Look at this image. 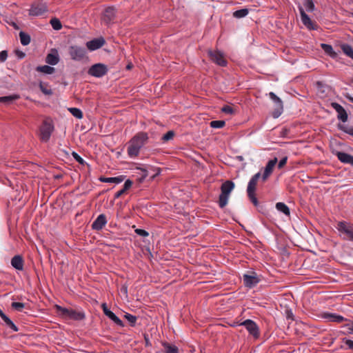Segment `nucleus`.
Masks as SVG:
<instances>
[{
  "label": "nucleus",
  "instance_id": "1",
  "mask_svg": "<svg viewBox=\"0 0 353 353\" xmlns=\"http://www.w3.org/2000/svg\"><path fill=\"white\" fill-rule=\"evenodd\" d=\"M148 139L149 137L146 132H140L136 134L128 143L127 152L128 156L132 159L136 158L139 155L141 149L147 143Z\"/></svg>",
  "mask_w": 353,
  "mask_h": 353
},
{
  "label": "nucleus",
  "instance_id": "2",
  "mask_svg": "<svg viewBox=\"0 0 353 353\" xmlns=\"http://www.w3.org/2000/svg\"><path fill=\"white\" fill-rule=\"evenodd\" d=\"M234 183L232 181H225L221 186V193L219 197V205L223 208L228 202L230 194L234 188Z\"/></svg>",
  "mask_w": 353,
  "mask_h": 353
},
{
  "label": "nucleus",
  "instance_id": "3",
  "mask_svg": "<svg viewBox=\"0 0 353 353\" xmlns=\"http://www.w3.org/2000/svg\"><path fill=\"white\" fill-rule=\"evenodd\" d=\"M56 309L59 315L63 318L74 321H81L85 319V314L81 311L68 309L58 305H56Z\"/></svg>",
  "mask_w": 353,
  "mask_h": 353
},
{
  "label": "nucleus",
  "instance_id": "4",
  "mask_svg": "<svg viewBox=\"0 0 353 353\" xmlns=\"http://www.w3.org/2000/svg\"><path fill=\"white\" fill-rule=\"evenodd\" d=\"M261 177V173L257 172L254 175L252 176L250 180L248 182L247 187V194L248 196L251 201V202L254 204V206H257L259 205L258 200L255 195V191L256 188V185L259 179Z\"/></svg>",
  "mask_w": 353,
  "mask_h": 353
},
{
  "label": "nucleus",
  "instance_id": "5",
  "mask_svg": "<svg viewBox=\"0 0 353 353\" xmlns=\"http://www.w3.org/2000/svg\"><path fill=\"white\" fill-rule=\"evenodd\" d=\"M70 58L74 61L83 62L88 59L86 49L79 46H71L68 48Z\"/></svg>",
  "mask_w": 353,
  "mask_h": 353
},
{
  "label": "nucleus",
  "instance_id": "6",
  "mask_svg": "<svg viewBox=\"0 0 353 353\" xmlns=\"http://www.w3.org/2000/svg\"><path fill=\"white\" fill-rule=\"evenodd\" d=\"M336 228L344 239L353 241V227L351 224L345 221H340Z\"/></svg>",
  "mask_w": 353,
  "mask_h": 353
},
{
  "label": "nucleus",
  "instance_id": "7",
  "mask_svg": "<svg viewBox=\"0 0 353 353\" xmlns=\"http://www.w3.org/2000/svg\"><path fill=\"white\" fill-rule=\"evenodd\" d=\"M54 130V125L49 121H44L40 128V139L43 142H48Z\"/></svg>",
  "mask_w": 353,
  "mask_h": 353
},
{
  "label": "nucleus",
  "instance_id": "8",
  "mask_svg": "<svg viewBox=\"0 0 353 353\" xmlns=\"http://www.w3.org/2000/svg\"><path fill=\"white\" fill-rule=\"evenodd\" d=\"M240 325L244 326L249 334L254 339H258L260 336L259 327L257 324L251 319H246L240 323Z\"/></svg>",
  "mask_w": 353,
  "mask_h": 353
},
{
  "label": "nucleus",
  "instance_id": "9",
  "mask_svg": "<svg viewBox=\"0 0 353 353\" xmlns=\"http://www.w3.org/2000/svg\"><path fill=\"white\" fill-rule=\"evenodd\" d=\"M270 99L274 103V110L272 112V117L276 119L281 116L283 110V105L281 99L278 97L274 92H270L268 94Z\"/></svg>",
  "mask_w": 353,
  "mask_h": 353
},
{
  "label": "nucleus",
  "instance_id": "10",
  "mask_svg": "<svg viewBox=\"0 0 353 353\" xmlns=\"http://www.w3.org/2000/svg\"><path fill=\"white\" fill-rule=\"evenodd\" d=\"M117 14V10L114 6L106 8L101 16V21L107 26H110L114 23V18Z\"/></svg>",
  "mask_w": 353,
  "mask_h": 353
},
{
  "label": "nucleus",
  "instance_id": "11",
  "mask_svg": "<svg viewBox=\"0 0 353 353\" xmlns=\"http://www.w3.org/2000/svg\"><path fill=\"white\" fill-rule=\"evenodd\" d=\"M108 72L107 66L103 63L92 65L88 70V74L92 77L100 78Z\"/></svg>",
  "mask_w": 353,
  "mask_h": 353
},
{
  "label": "nucleus",
  "instance_id": "12",
  "mask_svg": "<svg viewBox=\"0 0 353 353\" xmlns=\"http://www.w3.org/2000/svg\"><path fill=\"white\" fill-rule=\"evenodd\" d=\"M243 280L244 285L249 288L254 287L260 281V279L255 272H251L249 274H243Z\"/></svg>",
  "mask_w": 353,
  "mask_h": 353
},
{
  "label": "nucleus",
  "instance_id": "13",
  "mask_svg": "<svg viewBox=\"0 0 353 353\" xmlns=\"http://www.w3.org/2000/svg\"><path fill=\"white\" fill-rule=\"evenodd\" d=\"M208 55L210 59L216 64L224 67L227 65V61L225 59L223 54L219 50H209Z\"/></svg>",
  "mask_w": 353,
  "mask_h": 353
},
{
  "label": "nucleus",
  "instance_id": "14",
  "mask_svg": "<svg viewBox=\"0 0 353 353\" xmlns=\"http://www.w3.org/2000/svg\"><path fill=\"white\" fill-rule=\"evenodd\" d=\"M299 10L301 14V21L303 25L309 30H316L317 26L312 23L310 18L305 13L303 8L301 5L299 6Z\"/></svg>",
  "mask_w": 353,
  "mask_h": 353
},
{
  "label": "nucleus",
  "instance_id": "15",
  "mask_svg": "<svg viewBox=\"0 0 353 353\" xmlns=\"http://www.w3.org/2000/svg\"><path fill=\"white\" fill-rule=\"evenodd\" d=\"M47 11V6L45 3H34L29 10V14L33 17H39L42 15Z\"/></svg>",
  "mask_w": 353,
  "mask_h": 353
},
{
  "label": "nucleus",
  "instance_id": "16",
  "mask_svg": "<svg viewBox=\"0 0 353 353\" xmlns=\"http://www.w3.org/2000/svg\"><path fill=\"white\" fill-rule=\"evenodd\" d=\"M101 307L105 315L111 319L115 324L120 327L124 326L123 321L114 313H113L108 308L106 303H102Z\"/></svg>",
  "mask_w": 353,
  "mask_h": 353
},
{
  "label": "nucleus",
  "instance_id": "17",
  "mask_svg": "<svg viewBox=\"0 0 353 353\" xmlns=\"http://www.w3.org/2000/svg\"><path fill=\"white\" fill-rule=\"evenodd\" d=\"M331 106L338 113L337 118L343 122H346L348 119V115L346 110L339 103L333 102Z\"/></svg>",
  "mask_w": 353,
  "mask_h": 353
},
{
  "label": "nucleus",
  "instance_id": "18",
  "mask_svg": "<svg viewBox=\"0 0 353 353\" xmlns=\"http://www.w3.org/2000/svg\"><path fill=\"white\" fill-rule=\"evenodd\" d=\"M105 39L103 37H99L89 41L86 43V47L90 51L99 49L105 43Z\"/></svg>",
  "mask_w": 353,
  "mask_h": 353
},
{
  "label": "nucleus",
  "instance_id": "19",
  "mask_svg": "<svg viewBox=\"0 0 353 353\" xmlns=\"http://www.w3.org/2000/svg\"><path fill=\"white\" fill-rule=\"evenodd\" d=\"M277 163V158H274L273 159L270 160L264 170V172L262 176V180L263 181H265L267 180V179L269 177L270 174L272 173L273 168L276 165Z\"/></svg>",
  "mask_w": 353,
  "mask_h": 353
},
{
  "label": "nucleus",
  "instance_id": "20",
  "mask_svg": "<svg viewBox=\"0 0 353 353\" xmlns=\"http://www.w3.org/2000/svg\"><path fill=\"white\" fill-rule=\"evenodd\" d=\"M107 223L106 217L103 214H99L92 224L94 230H101Z\"/></svg>",
  "mask_w": 353,
  "mask_h": 353
},
{
  "label": "nucleus",
  "instance_id": "21",
  "mask_svg": "<svg viewBox=\"0 0 353 353\" xmlns=\"http://www.w3.org/2000/svg\"><path fill=\"white\" fill-rule=\"evenodd\" d=\"M336 156L338 159L343 163L353 166V156L343 152H337Z\"/></svg>",
  "mask_w": 353,
  "mask_h": 353
},
{
  "label": "nucleus",
  "instance_id": "22",
  "mask_svg": "<svg viewBox=\"0 0 353 353\" xmlns=\"http://www.w3.org/2000/svg\"><path fill=\"white\" fill-rule=\"evenodd\" d=\"M322 317L327 321L341 323L343 321H347L343 316L334 313L325 312L322 314Z\"/></svg>",
  "mask_w": 353,
  "mask_h": 353
},
{
  "label": "nucleus",
  "instance_id": "23",
  "mask_svg": "<svg viewBox=\"0 0 353 353\" xmlns=\"http://www.w3.org/2000/svg\"><path fill=\"white\" fill-rule=\"evenodd\" d=\"M46 61L51 65H57L59 61V57L57 51L54 50L51 53L48 54L46 57Z\"/></svg>",
  "mask_w": 353,
  "mask_h": 353
},
{
  "label": "nucleus",
  "instance_id": "24",
  "mask_svg": "<svg viewBox=\"0 0 353 353\" xmlns=\"http://www.w3.org/2000/svg\"><path fill=\"white\" fill-rule=\"evenodd\" d=\"M12 266L17 270H22L23 268V261L20 255H15L11 259Z\"/></svg>",
  "mask_w": 353,
  "mask_h": 353
},
{
  "label": "nucleus",
  "instance_id": "25",
  "mask_svg": "<svg viewBox=\"0 0 353 353\" xmlns=\"http://www.w3.org/2000/svg\"><path fill=\"white\" fill-rule=\"evenodd\" d=\"M321 48L330 57L334 59L337 57V53L334 50L332 46L327 43H321Z\"/></svg>",
  "mask_w": 353,
  "mask_h": 353
},
{
  "label": "nucleus",
  "instance_id": "26",
  "mask_svg": "<svg viewBox=\"0 0 353 353\" xmlns=\"http://www.w3.org/2000/svg\"><path fill=\"white\" fill-rule=\"evenodd\" d=\"M124 180V176L121 175L115 177H101L100 181L103 183H114L119 184Z\"/></svg>",
  "mask_w": 353,
  "mask_h": 353
},
{
  "label": "nucleus",
  "instance_id": "27",
  "mask_svg": "<svg viewBox=\"0 0 353 353\" xmlns=\"http://www.w3.org/2000/svg\"><path fill=\"white\" fill-rule=\"evenodd\" d=\"M132 185V182L131 180L128 179L125 181L123 187L119 191L117 192L114 194V199L119 198L122 194H123L128 190H129Z\"/></svg>",
  "mask_w": 353,
  "mask_h": 353
},
{
  "label": "nucleus",
  "instance_id": "28",
  "mask_svg": "<svg viewBox=\"0 0 353 353\" xmlns=\"http://www.w3.org/2000/svg\"><path fill=\"white\" fill-rule=\"evenodd\" d=\"M162 345L164 348V353H179V349L175 345L163 342Z\"/></svg>",
  "mask_w": 353,
  "mask_h": 353
},
{
  "label": "nucleus",
  "instance_id": "29",
  "mask_svg": "<svg viewBox=\"0 0 353 353\" xmlns=\"http://www.w3.org/2000/svg\"><path fill=\"white\" fill-rule=\"evenodd\" d=\"M341 48L343 52L347 57L353 59V48L350 45H349L347 43H343L341 46Z\"/></svg>",
  "mask_w": 353,
  "mask_h": 353
},
{
  "label": "nucleus",
  "instance_id": "30",
  "mask_svg": "<svg viewBox=\"0 0 353 353\" xmlns=\"http://www.w3.org/2000/svg\"><path fill=\"white\" fill-rule=\"evenodd\" d=\"M19 96L17 94H13L6 97H0V103H3L5 104H10L16 99H18Z\"/></svg>",
  "mask_w": 353,
  "mask_h": 353
},
{
  "label": "nucleus",
  "instance_id": "31",
  "mask_svg": "<svg viewBox=\"0 0 353 353\" xmlns=\"http://www.w3.org/2000/svg\"><path fill=\"white\" fill-rule=\"evenodd\" d=\"M37 71L43 72L44 74H52L54 72V68L53 67H51L50 65H40L37 67Z\"/></svg>",
  "mask_w": 353,
  "mask_h": 353
},
{
  "label": "nucleus",
  "instance_id": "32",
  "mask_svg": "<svg viewBox=\"0 0 353 353\" xmlns=\"http://www.w3.org/2000/svg\"><path fill=\"white\" fill-rule=\"evenodd\" d=\"M19 38L21 43L23 46H28L30 43V37L28 34L21 31L19 32Z\"/></svg>",
  "mask_w": 353,
  "mask_h": 353
},
{
  "label": "nucleus",
  "instance_id": "33",
  "mask_svg": "<svg viewBox=\"0 0 353 353\" xmlns=\"http://www.w3.org/2000/svg\"><path fill=\"white\" fill-rule=\"evenodd\" d=\"M276 209L278 211L283 212L285 215H290V209L284 203H282V202L277 203L276 204Z\"/></svg>",
  "mask_w": 353,
  "mask_h": 353
},
{
  "label": "nucleus",
  "instance_id": "34",
  "mask_svg": "<svg viewBox=\"0 0 353 353\" xmlns=\"http://www.w3.org/2000/svg\"><path fill=\"white\" fill-rule=\"evenodd\" d=\"M248 13H249V10L248 8H243V9L236 10L233 13V16L235 18L240 19V18L245 17V16L248 15Z\"/></svg>",
  "mask_w": 353,
  "mask_h": 353
},
{
  "label": "nucleus",
  "instance_id": "35",
  "mask_svg": "<svg viewBox=\"0 0 353 353\" xmlns=\"http://www.w3.org/2000/svg\"><path fill=\"white\" fill-rule=\"evenodd\" d=\"M303 6L307 12H313L315 10V6L313 0H305Z\"/></svg>",
  "mask_w": 353,
  "mask_h": 353
},
{
  "label": "nucleus",
  "instance_id": "36",
  "mask_svg": "<svg viewBox=\"0 0 353 353\" xmlns=\"http://www.w3.org/2000/svg\"><path fill=\"white\" fill-rule=\"evenodd\" d=\"M39 88L41 92L46 95H51L52 94V90L48 88V85L46 83L40 82Z\"/></svg>",
  "mask_w": 353,
  "mask_h": 353
},
{
  "label": "nucleus",
  "instance_id": "37",
  "mask_svg": "<svg viewBox=\"0 0 353 353\" xmlns=\"http://www.w3.org/2000/svg\"><path fill=\"white\" fill-rule=\"evenodd\" d=\"M70 112L77 119H81L83 117V113L81 110L77 108H70L68 109Z\"/></svg>",
  "mask_w": 353,
  "mask_h": 353
},
{
  "label": "nucleus",
  "instance_id": "38",
  "mask_svg": "<svg viewBox=\"0 0 353 353\" xmlns=\"http://www.w3.org/2000/svg\"><path fill=\"white\" fill-rule=\"evenodd\" d=\"M342 327L345 328L346 331L343 332V334H353V321H350L349 323L343 325Z\"/></svg>",
  "mask_w": 353,
  "mask_h": 353
},
{
  "label": "nucleus",
  "instance_id": "39",
  "mask_svg": "<svg viewBox=\"0 0 353 353\" xmlns=\"http://www.w3.org/2000/svg\"><path fill=\"white\" fill-rule=\"evenodd\" d=\"M50 24L54 30H59L62 28L60 21L57 18H53L50 20Z\"/></svg>",
  "mask_w": 353,
  "mask_h": 353
},
{
  "label": "nucleus",
  "instance_id": "40",
  "mask_svg": "<svg viewBox=\"0 0 353 353\" xmlns=\"http://www.w3.org/2000/svg\"><path fill=\"white\" fill-rule=\"evenodd\" d=\"M224 121L216 120L210 122V127L213 128H221L225 125Z\"/></svg>",
  "mask_w": 353,
  "mask_h": 353
},
{
  "label": "nucleus",
  "instance_id": "41",
  "mask_svg": "<svg viewBox=\"0 0 353 353\" xmlns=\"http://www.w3.org/2000/svg\"><path fill=\"white\" fill-rule=\"evenodd\" d=\"M339 129L351 136H353V127H348L344 125H339Z\"/></svg>",
  "mask_w": 353,
  "mask_h": 353
},
{
  "label": "nucleus",
  "instance_id": "42",
  "mask_svg": "<svg viewBox=\"0 0 353 353\" xmlns=\"http://www.w3.org/2000/svg\"><path fill=\"white\" fill-rule=\"evenodd\" d=\"M11 306L13 309H14L17 312H21L24 308L25 305L23 303L19 302H12Z\"/></svg>",
  "mask_w": 353,
  "mask_h": 353
},
{
  "label": "nucleus",
  "instance_id": "43",
  "mask_svg": "<svg viewBox=\"0 0 353 353\" xmlns=\"http://www.w3.org/2000/svg\"><path fill=\"white\" fill-rule=\"evenodd\" d=\"M124 316L129 321L132 326L135 325L137 321V316L128 313H126Z\"/></svg>",
  "mask_w": 353,
  "mask_h": 353
},
{
  "label": "nucleus",
  "instance_id": "44",
  "mask_svg": "<svg viewBox=\"0 0 353 353\" xmlns=\"http://www.w3.org/2000/svg\"><path fill=\"white\" fill-rule=\"evenodd\" d=\"M174 136V131L172 130H170L168 131L166 134H165L163 137H162V140L164 141V142H166V141H168L171 139H173Z\"/></svg>",
  "mask_w": 353,
  "mask_h": 353
},
{
  "label": "nucleus",
  "instance_id": "45",
  "mask_svg": "<svg viewBox=\"0 0 353 353\" xmlns=\"http://www.w3.org/2000/svg\"><path fill=\"white\" fill-rule=\"evenodd\" d=\"M72 156L75 159L77 162H78L81 165H85L86 162L81 158L77 152H72Z\"/></svg>",
  "mask_w": 353,
  "mask_h": 353
},
{
  "label": "nucleus",
  "instance_id": "46",
  "mask_svg": "<svg viewBox=\"0 0 353 353\" xmlns=\"http://www.w3.org/2000/svg\"><path fill=\"white\" fill-rule=\"evenodd\" d=\"M342 341L347 345V348L353 351V341L347 338L342 339Z\"/></svg>",
  "mask_w": 353,
  "mask_h": 353
},
{
  "label": "nucleus",
  "instance_id": "47",
  "mask_svg": "<svg viewBox=\"0 0 353 353\" xmlns=\"http://www.w3.org/2000/svg\"><path fill=\"white\" fill-rule=\"evenodd\" d=\"M222 112L225 114H232L234 112L232 108L230 105H225L221 109Z\"/></svg>",
  "mask_w": 353,
  "mask_h": 353
},
{
  "label": "nucleus",
  "instance_id": "48",
  "mask_svg": "<svg viewBox=\"0 0 353 353\" xmlns=\"http://www.w3.org/2000/svg\"><path fill=\"white\" fill-rule=\"evenodd\" d=\"M135 233L139 236H148L149 235V233L143 229L137 228L134 230Z\"/></svg>",
  "mask_w": 353,
  "mask_h": 353
},
{
  "label": "nucleus",
  "instance_id": "49",
  "mask_svg": "<svg viewBox=\"0 0 353 353\" xmlns=\"http://www.w3.org/2000/svg\"><path fill=\"white\" fill-rule=\"evenodd\" d=\"M8 58V52L6 50H2L0 52V61L4 62Z\"/></svg>",
  "mask_w": 353,
  "mask_h": 353
},
{
  "label": "nucleus",
  "instance_id": "50",
  "mask_svg": "<svg viewBox=\"0 0 353 353\" xmlns=\"http://www.w3.org/2000/svg\"><path fill=\"white\" fill-rule=\"evenodd\" d=\"M287 161H288L287 157L282 158L278 163V168L279 169L282 168L286 164Z\"/></svg>",
  "mask_w": 353,
  "mask_h": 353
},
{
  "label": "nucleus",
  "instance_id": "51",
  "mask_svg": "<svg viewBox=\"0 0 353 353\" xmlns=\"http://www.w3.org/2000/svg\"><path fill=\"white\" fill-rule=\"evenodd\" d=\"M285 315H286L287 319H290L291 321L294 320V314L291 310H287L285 311Z\"/></svg>",
  "mask_w": 353,
  "mask_h": 353
},
{
  "label": "nucleus",
  "instance_id": "52",
  "mask_svg": "<svg viewBox=\"0 0 353 353\" xmlns=\"http://www.w3.org/2000/svg\"><path fill=\"white\" fill-rule=\"evenodd\" d=\"M141 172H142L141 179H143L144 178H145L147 176L148 174L145 170L142 169Z\"/></svg>",
  "mask_w": 353,
  "mask_h": 353
},
{
  "label": "nucleus",
  "instance_id": "53",
  "mask_svg": "<svg viewBox=\"0 0 353 353\" xmlns=\"http://www.w3.org/2000/svg\"><path fill=\"white\" fill-rule=\"evenodd\" d=\"M11 25L12 26V27H13L14 29H17H17H19V26H18V25H17L16 23L12 22V23H11Z\"/></svg>",
  "mask_w": 353,
  "mask_h": 353
},
{
  "label": "nucleus",
  "instance_id": "54",
  "mask_svg": "<svg viewBox=\"0 0 353 353\" xmlns=\"http://www.w3.org/2000/svg\"><path fill=\"white\" fill-rule=\"evenodd\" d=\"M18 57L20 58V59H22L25 57V54L22 52H20L18 54Z\"/></svg>",
  "mask_w": 353,
  "mask_h": 353
}]
</instances>
